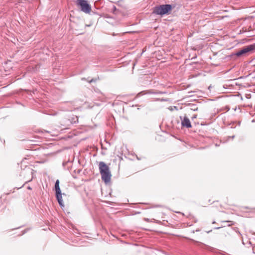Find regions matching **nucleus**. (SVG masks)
<instances>
[{"mask_svg": "<svg viewBox=\"0 0 255 255\" xmlns=\"http://www.w3.org/2000/svg\"><path fill=\"white\" fill-rule=\"evenodd\" d=\"M225 233H227V234L229 235V234L228 233V232L227 231H226ZM224 235L225 237H227V235L226 234H224Z\"/></svg>", "mask_w": 255, "mask_h": 255, "instance_id": "nucleus-11", "label": "nucleus"}, {"mask_svg": "<svg viewBox=\"0 0 255 255\" xmlns=\"http://www.w3.org/2000/svg\"><path fill=\"white\" fill-rule=\"evenodd\" d=\"M180 118L181 120V125L183 127H185L186 128H190L191 127L190 121L187 117H186V116H184L183 117L180 116Z\"/></svg>", "mask_w": 255, "mask_h": 255, "instance_id": "nucleus-7", "label": "nucleus"}, {"mask_svg": "<svg viewBox=\"0 0 255 255\" xmlns=\"http://www.w3.org/2000/svg\"><path fill=\"white\" fill-rule=\"evenodd\" d=\"M197 110L196 106L194 104H192V111H195Z\"/></svg>", "mask_w": 255, "mask_h": 255, "instance_id": "nucleus-10", "label": "nucleus"}, {"mask_svg": "<svg viewBox=\"0 0 255 255\" xmlns=\"http://www.w3.org/2000/svg\"><path fill=\"white\" fill-rule=\"evenodd\" d=\"M153 93H154L151 91H147L146 92L145 91H142V92L139 93L138 94L137 96H139L141 95H144V94H153Z\"/></svg>", "mask_w": 255, "mask_h": 255, "instance_id": "nucleus-8", "label": "nucleus"}, {"mask_svg": "<svg viewBox=\"0 0 255 255\" xmlns=\"http://www.w3.org/2000/svg\"><path fill=\"white\" fill-rule=\"evenodd\" d=\"M193 63H194V62H192V65H193ZM194 68L195 67L193 66V65H192V68Z\"/></svg>", "mask_w": 255, "mask_h": 255, "instance_id": "nucleus-14", "label": "nucleus"}, {"mask_svg": "<svg viewBox=\"0 0 255 255\" xmlns=\"http://www.w3.org/2000/svg\"><path fill=\"white\" fill-rule=\"evenodd\" d=\"M254 49V46L253 45H250L247 46H246L242 48L241 50L239 51L237 53L236 55L238 56H240L247 53L252 51Z\"/></svg>", "mask_w": 255, "mask_h": 255, "instance_id": "nucleus-6", "label": "nucleus"}, {"mask_svg": "<svg viewBox=\"0 0 255 255\" xmlns=\"http://www.w3.org/2000/svg\"><path fill=\"white\" fill-rule=\"evenodd\" d=\"M196 118V116L192 115V119L194 118Z\"/></svg>", "mask_w": 255, "mask_h": 255, "instance_id": "nucleus-13", "label": "nucleus"}, {"mask_svg": "<svg viewBox=\"0 0 255 255\" xmlns=\"http://www.w3.org/2000/svg\"><path fill=\"white\" fill-rule=\"evenodd\" d=\"M223 222H229V223H230L231 224L229 225V226H231L233 225H234L235 224V222L233 221H223Z\"/></svg>", "mask_w": 255, "mask_h": 255, "instance_id": "nucleus-9", "label": "nucleus"}, {"mask_svg": "<svg viewBox=\"0 0 255 255\" xmlns=\"http://www.w3.org/2000/svg\"><path fill=\"white\" fill-rule=\"evenodd\" d=\"M93 81H95V80H94V79H92L91 80L89 81V82L92 83Z\"/></svg>", "mask_w": 255, "mask_h": 255, "instance_id": "nucleus-12", "label": "nucleus"}, {"mask_svg": "<svg viewBox=\"0 0 255 255\" xmlns=\"http://www.w3.org/2000/svg\"><path fill=\"white\" fill-rule=\"evenodd\" d=\"M100 172L102 176V179L105 183L109 182L111 180V174L109 167L103 162L99 163Z\"/></svg>", "mask_w": 255, "mask_h": 255, "instance_id": "nucleus-1", "label": "nucleus"}, {"mask_svg": "<svg viewBox=\"0 0 255 255\" xmlns=\"http://www.w3.org/2000/svg\"><path fill=\"white\" fill-rule=\"evenodd\" d=\"M76 3L81 10L85 13H90L91 11L90 4L85 0H76Z\"/></svg>", "mask_w": 255, "mask_h": 255, "instance_id": "nucleus-3", "label": "nucleus"}, {"mask_svg": "<svg viewBox=\"0 0 255 255\" xmlns=\"http://www.w3.org/2000/svg\"><path fill=\"white\" fill-rule=\"evenodd\" d=\"M172 6L171 4H162L154 7L153 13L159 14L164 15L167 14L169 11H171Z\"/></svg>", "mask_w": 255, "mask_h": 255, "instance_id": "nucleus-2", "label": "nucleus"}, {"mask_svg": "<svg viewBox=\"0 0 255 255\" xmlns=\"http://www.w3.org/2000/svg\"><path fill=\"white\" fill-rule=\"evenodd\" d=\"M55 188L56 198L58 200V202L61 207H64V204L63 203V200H62V193H61V190L59 187V180H56V181L55 182Z\"/></svg>", "mask_w": 255, "mask_h": 255, "instance_id": "nucleus-5", "label": "nucleus"}, {"mask_svg": "<svg viewBox=\"0 0 255 255\" xmlns=\"http://www.w3.org/2000/svg\"><path fill=\"white\" fill-rule=\"evenodd\" d=\"M55 188L56 198L58 200V202L61 207H64V204L63 203V200H62V193H61V190L59 187V180H56V181L55 182Z\"/></svg>", "mask_w": 255, "mask_h": 255, "instance_id": "nucleus-4", "label": "nucleus"}]
</instances>
